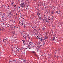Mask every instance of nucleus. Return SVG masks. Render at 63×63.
<instances>
[{
  "label": "nucleus",
  "instance_id": "nucleus-1",
  "mask_svg": "<svg viewBox=\"0 0 63 63\" xmlns=\"http://www.w3.org/2000/svg\"><path fill=\"white\" fill-rule=\"evenodd\" d=\"M29 45L28 44H27V47L28 48H29V49H30V48H35L36 47V45H34V44L32 43V42L30 41L29 42Z\"/></svg>",
  "mask_w": 63,
  "mask_h": 63
},
{
  "label": "nucleus",
  "instance_id": "nucleus-2",
  "mask_svg": "<svg viewBox=\"0 0 63 63\" xmlns=\"http://www.w3.org/2000/svg\"><path fill=\"white\" fill-rule=\"evenodd\" d=\"M31 53H32V54H34V56H36L37 57H38V56L37 55V54H36V52H35V51H32L31 52Z\"/></svg>",
  "mask_w": 63,
  "mask_h": 63
},
{
  "label": "nucleus",
  "instance_id": "nucleus-3",
  "mask_svg": "<svg viewBox=\"0 0 63 63\" xmlns=\"http://www.w3.org/2000/svg\"><path fill=\"white\" fill-rule=\"evenodd\" d=\"M20 7L22 8H23V7H25V4L24 3V2L22 3H21L20 5Z\"/></svg>",
  "mask_w": 63,
  "mask_h": 63
},
{
  "label": "nucleus",
  "instance_id": "nucleus-4",
  "mask_svg": "<svg viewBox=\"0 0 63 63\" xmlns=\"http://www.w3.org/2000/svg\"><path fill=\"white\" fill-rule=\"evenodd\" d=\"M36 43L37 44V45L38 46V47L39 48H41V47H42L41 46V44H40V43Z\"/></svg>",
  "mask_w": 63,
  "mask_h": 63
},
{
  "label": "nucleus",
  "instance_id": "nucleus-5",
  "mask_svg": "<svg viewBox=\"0 0 63 63\" xmlns=\"http://www.w3.org/2000/svg\"><path fill=\"white\" fill-rule=\"evenodd\" d=\"M44 41H45V40L43 37H41V40H40V42H44Z\"/></svg>",
  "mask_w": 63,
  "mask_h": 63
},
{
  "label": "nucleus",
  "instance_id": "nucleus-6",
  "mask_svg": "<svg viewBox=\"0 0 63 63\" xmlns=\"http://www.w3.org/2000/svg\"><path fill=\"white\" fill-rule=\"evenodd\" d=\"M40 44H41V45H43V46H44V45H45V42H40Z\"/></svg>",
  "mask_w": 63,
  "mask_h": 63
},
{
  "label": "nucleus",
  "instance_id": "nucleus-7",
  "mask_svg": "<svg viewBox=\"0 0 63 63\" xmlns=\"http://www.w3.org/2000/svg\"><path fill=\"white\" fill-rule=\"evenodd\" d=\"M53 17H54L53 16H51L50 17V18L51 19V20L53 19Z\"/></svg>",
  "mask_w": 63,
  "mask_h": 63
},
{
  "label": "nucleus",
  "instance_id": "nucleus-8",
  "mask_svg": "<svg viewBox=\"0 0 63 63\" xmlns=\"http://www.w3.org/2000/svg\"><path fill=\"white\" fill-rule=\"evenodd\" d=\"M45 29L46 28H45V27H44L42 28V30H45Z\"/></svg>",
  "mask_w": 63,
  "mask_h": 63
},
{
  "label": "nucleus",
  "instance_id": "nucleus-9",
  "mask_svg": "<svg viewBox=\"0 0 63 63\" xmlns=\"http://www.w3.org/2000/svg\"><path fill=\"white\" fill-rule=\"evenodd\" d=\"M22 60H23V61L25 63L26 62V60H23V59H22Z\"/></svg>",
  "mask_w": 63,
  "mask_h": 63
},
{
  "label": "nucleus",
  "instance_id": "nucleus-10",
  "mask_svg": "<svg viewBox=\"0 0 63 63\" xmlns=\"http://www.w3.org/2000/svg\"><path fill=\"white\" fill-rule=\"evenodd\" d=\"M9 63H13V61H9L8 62Z\"/></svg>",
  "mask_w": 63,
  "mask_h": 63
},
{
  "label": "nucleus",
  "instance_id": "nucleus-11",
  "mask_svg": "<svg viewBox=\"0 0 63 63\" xmlns=\"http://www.w3.org/2000/svg\"><path fill=\"white\" fill-rule=\"evenodd\" d=\"M37 15L38 16H39V15H40V13L39 12H38L37 13Z\"/></svg>",
  "mask_w": 63,
  "mask_h": 63
},
{
  "label": "nucleus",
  "instance_id": "nucleus-12",
  "mask_svg": "<svg viewBox=\"0 0 63 63\" xmlns=\"http://www.w3.org/2000/svg\"><path fill=\"white\" fill-rule=\"evenodd\" d=\"M12 34H13L14 35V34H15V31H14V32H11Z\"/></svg>",
  "mask_w": 63,
  "mask_h": 63
},
{
  "label": "nucleus",
  "instance_id": "nucleus-13",
  "mask_svg": "<svg viewBox=\"0 0 63 63\" xmlns=\"http://www.w3.org/2000/svg\"><path fill=\"white\" fill-rule=\"evenodd\" d=\"M56 13H57V14H58L59 15V13H58V11H56Z\"/></svg>",
  "mask_w": 63,
  "mask_h": 63
},
{
  "label": "nucleus",
  "instance_id": "nucleus-14",
  "mask_svg": "<svg viewBox=\"0 0 63 63\" xmlns=\"http://www.w3.org/2000/svg\"><path fill=\"white\" fill-rule=\"evenodd\" d=\"M41 19H42V18H41V16L39 17V18L38 19L39 20H41Z\"/></svg>",
  "mask_w": 63,
  "mask_h": 63
},
{
  "label": "nucleus",
  "instance_id": "nucleus-15",
  "mask_svg": "<svg viewBox=\"0 0 63 63\" xmlns=\"http://www.w3.org/2000/svg\"><path fill=\"white\" fill-rule=\"evenodd\" d=\"M54 53H57V50H56L54 52Z\"/></svg>",
  "mask_w": 63,
  "mask_h": 63
},
{
  "label": "nucleus",
  "instance_id": "nucleus-16",
  "mask_svg": "<svg viewBox=\"0 0 63 63\" xmlns=\"http://www.w3.org/2000/svg\"><path fill=\"white\" fill-rule=\"evenodd\" d=\"M47 36H45L44 38V39L46 40H47Z\"/></svg>",
  "mask_w": 63,
  "mask_h": 63
},
{
  "label": "nucleus",
  "instance_id": "nucleus-17",
  "mask_svg": "<svg viewBox=\"0 0 63 63\" xmlns=\"http://www.w3.org/2000/svg\"><path fill=\"white\" fill-rule=\"evenodd\" d=\"M58 51H61V48H60V49H58Z\"/></svg>",
  "mask_w": 63,
  "mask_h": 63
},
{
  "label": "nucleus",
  "instance_id": "nucleus-18",
  "mask_svg": "<svg viewBox=\"0 0 63 63\" xmlns=\"http://www.w3.org/2000/svg\"><path fill=\"white\" fill-rule=\"evenodd\" d=\"M2 30H4V28H3V27H2Z\"/></svg>",
  "mask_w": 63,
  "mask_h": 63
},
{
  "label": "nucleus",
  "instance_id": "nucleus-19",
  "mask_svg": "<svg viewBox=\"0 0 63 63\" xmlns=\"http://www.w3.org/2000/svg\"><path fill=\"white\" fill-rule=\"evenodd\" d=\"M14 3H15L14 2H12V3H11V4H12V5H13V4H14Z\"/></svg>",
  "mask_w": 63,
  "mask_h": 63
},
{
  "label": "nucleus",
  "instance_id": "nucleus-20",
  "mask_svg": "<svg viewBox=\"0 0 63 63\" xmlns=\"http://www.w3.org/2000/svg\"><path fill=\"white\" fill-rule=\"evenodd\" d=\"M25 37H27V34H25Z\"/></svg>",
  "mask_w": 63,
  "mask_h": 63
},
{
  "label": "nucleus",
  "instance_id": "nucleus-21",
  "mask_svg": "<svg viewBox=\"0 0 63 63\" xmlns=\"http://www.w3.org/2000/svg\"><path fill=\"white\" fill-rule=\"evenodd\" d=\"M53 39H54V40H55V37H53Z\"/></svg>",
  "mask_w": 63,
  "mask_h": 63
},
{
  "label": "nucleus",
  "instance_id": "nucleus-22",
  "mask_svg": "<svg viewBox=\"0 0 63 63\" xmlns=\"http://www.w3.org/2000/svg\"><path fill=\"white\" fill-rule=\"evenodd\" d=\"M47 17L48 19H49V18H50V17H49L48 16Z\"/></svg>",
  "mask_w": 63,
  "mask_h": 63
},
{
  "label": "nucleus",
  "instance_id": "nucleus-23",
  "mask_svg": "<svg viewBox=\"0 0 63 63\" xmlns=\"http://www.w3.org/2000/svg\"><path fill=\"white\" fill-rule=\"evenodd\" d=\"M11 17H12V14H10V15H9Z\"/></svg>",
  "mask_w": 63,
  "mask_h": 63
},
{
  "label": "nucleus",
  "instance_id": "nucleus-24",
  "mask_svg": "<svg viewBox=\"0 0 63 63\" xmlns=\"http://www.w3.org/2000/svg\"><path fill=\"white\" fill-rule=\"evenodd\" d=\"M51 14H54V12H53V11H52Z\"/></svg>",
  "mask_w": 63,
  "mask_h": 63
},
{
  "label": "nucleus",
  "instance_id": "nucleus-25",
  "mask_svg": "<svg viewBox=\"0 0 63 63\" xmlns=\"http://www.w3.org/2000/svg\"><path fill=\"white\" fill-rule=\"evenodd\" d=\"M16 59H15L14 60V61H15V62H16Z\"/></svg>",
  "mask_w": 63,
  "mask_h": 63
},
{
  "label": "nucleus",
  "instance_id": "nucleus-26",
  "mask_svg": "<svg viewBox=\"0 0 63 63\" xmlns=\"http://www.w3.org/2000/svg\"><path fill=\"white\" fill-rule=\"evenodd\" d=\"M23 44H25V41H23Z\"/></svg>",
  "mask_w": 63,
  "mask_h": 63
},
{
  "label": "nucleus",
  "instance_id": "nucleus-27",
  "mask_svg": "<svg viewBox=\"0 0 63 63\" xmlns=\"http://www.w3.org/2000/svg\"><path fill=\"white\" fill-rule=\"evenodd\" d=\"M12 13H11V12H10L9 13V15H10Z\"/></svg>",
  "mask_w": 63,
  "mask_h": 63
},
{
  "label": "nucleus",
  "instance_id": "nucleus-28",
  "mask_svg": "<svg viewBox=\"0 0 63 63\" xmlns=\"http://www.w3.org/2000/svg\"><path fill=\"white\" fill-rule=\"evenodd\" d=\"M44 46H43V45H42V44L41 45V47H44Z\"/></svg>",
  "mask_w": 63,
  "mask_h": 63
},
{
  "label": "nucleus",
  "instance_id": "nucleus-29",
  "mask_svg": "<svg viewBox=\"0 0 63 63\" xmlns=\"http://www.w3.org/2000/svg\"><path fill=\"white\" fill-rule=\"evenodd\" d=\"M14 36V34H13L12 35V37H13V36Z\"/></svg>",
  "mask_w": 63,
  "mask_h": 63
},
{
  "label": "nucleus",
  "instance_id": "nucleus-30",
  "mask_svg": "<svg viewBox=\"0 0 63 63\" xmlns=\"http://www.w3.org/2000/svg\"><path fill=\"white\" fill-rule=\"evenodd\" d=\"M38 39H40V40H41V38H40V37H38Z\"/></svg>",
  "mask_w": 63,
  "mask_h": 63
},
{
  "label": "nucleus",
  "instance_id": "nucleus-31",
  "mask_svg": "<svg viewBox=\"0 0 63 63\" xmlns=\"http://www.w3.org/2000/svg\"><path fill=\"white\" fill-rule=\"evenodd\" d=\"M52 40L53 41H54V39H52Z\"/></svg>",
  "mask_w": 63,
  "mask_h": 63
},
{
  "label": "nucleus",
  "instance_id": "nucleus-32",
  "mask_svg": "<svg viewBox=\"0 0 63 63\" xmlns=\"http://www.w3.org/2000/svg\"><path fill=\"white\" fill-rule=\"evenodd\" d=\"M59 14H60V10L59 11Z\"/></svg>",
  "mask_w": 63,
  "mask_h": 63
},
{
  "label": "nucleus",
  "instance_id": "nucleus-33",
  "mask_svg": "<svg viewBox=\"0 0 63 63\" xmlns=\"http://www.w3.org/2000/svg\"><path fill=\"white\" fill-rule=\"evenodd\" d=\"M2 30V29L1 28H0V31H1Z\"/></svg>",
  "mask_w": 63,
  "mask_h": 63
},
{
  "label": "nucleus",
  "instance_id": "nucleus-34",
  "mask_svg": "<svg viewBox=\"0 0 63 63\" xmlns=\"http://www.w3.org/2000/svg\"><path fill=\"white\" fill-rule=\"evenodd\" d=\"M17 50L18 51H19V50H20L17 49Z\"/></svg>",
  "mask_w": 63,
  "mask_h": 63
},
{
  "label": "nucleus",
  "instance_id": "nucleus-35",
  "mask_svg": "<svg viewBox=\"0 0 63 63\" xmlns=\"http://www.w3.org/2000/svg\"><path fill=\"white\" fill-rule=\"evenodd\" d=\"M55 57L56 58H58V57H59V56H57V57L55 56Z\"/></svg>",
  "mask_w": 63,
  "mask_h": 63
},
{
  "label": "nucleus",
  "instance_id": "nucleus-36",
  "mask_svg": "<svg viewBox=\"0 0 63 63\" xmlns=\"http://www.w3.org/2000/svg\"><path fill=\"white\" fill-rule=\"evenodd\" d=\"M48 20L49 21V20H50L51 19L50 18L48 19Z\"/></svg>",
  "mask_w": 63,
  "mask_h": 63
},
{
  "label": "nucleus",
  "instance_id": "nucleus-37",
  "mask_svg": "<svg viewBox=\"0 0 63 63\" xmlns=\"http://www.w3.org/2000/svg\"><path fill=\"white\" fill-rule=\"evenodd\" d=\"M16 5H15L14 6L15 7H15H16Z\"/></svg>",
  "mask_w": 63,
  "mask_h": 63
},
{
  "label": "nucleus",
  "instance_id": "nucleus-38",
  "mask_svg": "<svg viewBox=\"0 0 63 63\" xmlns=\"http://www.w3.org/2000/svg\"><path fill=\"white\" fill-rule=\"evenodd\" d=\"M21 35H23V32H21Z\"/></svg>",
  "mask_w": 63,
  "mask_h": 63
},
{
  "label": "nucleus",
  "instance_id": "nucleus-39",
  "mask_svg": "<svg viewBox=\"0 0 63 63\" xmlns=\"http://www.w3.org/2000/svg\"><path fill=\"white\" fill-rule=\"evenodd\" d=\"M21 25H23V23H22L21 24Z\"/></svg>",
  "mask_w": 63,
  "mask_h": 63
},
{
  "label": "nucleus",
  "instance_id": "nucleus-40",
  "mask_svg": "<svg viewBox=\"0 0 63 63\" xmlns=\"http://www.w3.org/2000/svg\"><path fill=\"white\" fill-rule=\"evenodd\" d=\"M45 19H46V18H45V17H44V18L43 19V20H45Z\"/></svg>",
  "mask_w": 63,
  "mask_h": 63
},
{
  "label": "nucleus",
  "instance_id": "nucleus-41",
  "mask_svg": "<svg viewBox=\"0 0 63 63\" xmlns=\"http://www.w3.org/2000/svg\"><path fill=\"white\" fill-rule=\"evenodd\" d=\"M20 8V7H18L19 9V8Z\"/></svg>",
  "mask_w": 63,
  "mask_h": 63
},
{
  "label": "nucleus",
  "instance_id": "nucleus-42",
  "mask_svg": "<svg viewBox=\"0 0 63 63\" xmlns=\"http://www.w3.org/2000/svg\"><path fill=\"white\" fill-rule=\"evenodd\" d=\"M22 41H25V40H24V39L23 40H22Z\"/></svg>",
  "mask_w": 63,
  "mask_h": 63
},
{
  "label": "nucleus",
  "instance_id": "nucleus-43",
  "mask_svg": "<svg viewBox=\"0 0 63 63\" xmlns=\"http://www.w3.org/2000/svg\"><path fill=\"white\" fill-rule=\"evenodd\" d=\"M21 19V18H19V19L20 20Z\"/></svg>",
  "mask_w": 63,
  "mask_h": 63
},
{
  "label": "nucleus",
  "instance_id": "nucleus-44",
  "mask_svg": "<svg viewBox=\"0 0 63 63\" xmlns=\"http://www.w3.org/2000/svg\"><path fill=\"white\" fill-rule=\"evenodd\" d=\"M52 34H53V32H52Z\"/></svg>",
  "mask_w": 63,
  "mask_h": 63
},
{
  "label": "nucleus",
  "instance_id": "nucleus-45",
  "mask_svg": "<svg viewBox=\"0 0 63 63\" xmlns=\"http://www.w3.org/2000/svg\"><path fill=\"white\" fill-rule=\"evenodd\" d=\"M4 16H2V18H4Z\"/></svg>",
  "mask_w": 63,
  "mask_h": 63
},
{
  "label": "nucleus",
  "instance_id": "nucleus-46",
  "mask_svg": "<svg viewBox=\"0 0 63 63\" xmlns=\"http://www.w3.org/2000/svg\"><path fill=\"white\" fill-rule=\"evenodd\" d=\"M45 18H47V17H45Z\"/></svg>",
  "mask_w": 63,
  "mask_h": 63
},
{
  "label": "nucleus",
  "instance_id": "nucleus-47",
  "mask_svg": "<svg viewBox=\"0 0 63 63\" xmlns=\"http://www.w3.org/2000/svg\"><path fill=\"white\" fill-rule=\"evenodd\" d=\"M39 10V9H37V11H38Z\"/></svg>",
  "mask_w": 63,
  "mask_h": 63
},
{
  "label": "nucleus",
  "instance_id": "nucleus-48",
  "mask_svg": "<svg viewBox=\"0 0 63 63\" xmlns=\"http://www.w3.org/2000/svg\"><path fill=\"white\" fill-rule=\"evenodd\" d=\"M34 30H35V31H36V29H34Z\"/></svg>",
  "mask_w": 63,
  "mask_h": 63
},
{
  "label": "nucleus",
  "instance_id": "nucleus-49",
  "mask_svg": "<svg viewBox=\"0 0 63 63\" xmlns=\"http://www.w3.org/2000/svg\"><path fill=\"white\" fill-rule=\"evenodd\" d=\"M25 43H26V41H25Z\"/></svg>",
  "mask_w": 63,
  "mask_h": 63
},
{
  "label": "nucleus",
  "instance_id": "nucleus-50",
  "mask_svg": "<svg viewBox=\"0 0 63 63\" xmlns=\"http://www.w3.org/2000/svg\"><path fill=\"white\" fill-rule=\"evenodd\" d=\"M22 49H24V48H22Z\"/></svg>",
  "mask_w": 63,
  "mask_h": 63
},
{
  "label": "nucleus",
  "instance_id": "nucleus-51",
  "mask_svg": "<svg viewBox=\"0 0 63 63\" xmlns=\"http://www.w3.org/2000/svg\"><path fill=\"white\" fill-rule=\"evenodd\" d=\"M2 41H3V42H4V41H4V40H3Z\"/></svg>",
  "mask_w": 63,
  "mask_h": 63
},
{
  "label": "nucleus",
  "instance_id": "nucleus-52",
  "mask_svg": "<svg viewBox=\"0 0 63 63\" xmlns=\"http://www.w3.org/2000/svg\"><path fill=\"white\" fill-rule=\"evenodd\" d=\"M18 28L17 27L16 28V29H17V28Z\"/></svg>",
  "mask_w": 63,
  "mask_h": 63
},
{
  "label": "nucleus",
  "instance_id": "nucleus-53",
  "mask_svg": "<svg viewBox=\"0 0 63 63\" xmlns=\"http://www.w3.org/2000/svg\"><path fill=\"white\" fill-rule=\"evenodd\" d=\"M20 21H21V20L20 19Z\"/></svg>",
  "mask_w": 63,
  "mask_h": 63
},
{
  "label": "nucleus",
  "instance_id": "nucleus-54",
  "mask_svg": "<svg viewBox=\"0 0 63 63\" xmlns=\"http://www.w3.org/2000/svg\"><path fill=\"white\" fill-rule=\"evenodd\" d=\"M7 26H8V25H7Z\"/></svg>",
  "mask_w": 63,
  "mask_h": 63
},
{
  "label": "nucleus",
  "instance_id": "nucleus-55",
  "mask_svg": "<svg viewBox=\"0 0 63 63\" xmlns=\"http://www.w3.org/2000/svg\"><path fill=\"white\" fill-rule=\"evenodd\" d=\"M25 4H27V3L25 2Z\"/></svg>",
  "mask_w": 63,
  "mask_h": 63
},
{
  "label": "nucleus",
  "instance_id": "nucleus-56",
  "mask_svg": "<svg viewBox=\"0 0 63 63\" xmlns=\"http://www.w3.org/2000/svg\"><path fill=\"white\" fill-rule=\"evenodd\" d=\"M43 35H45V33L43 34Z\"/></svg>",
  "mask_w": 63,
  "mask_h": 63
},
{
  "label": "nucleus",
  "instance_id": "nucleus-57",
  "mask_svg": "<svg viewBox=\"0 0 63 63\" xmlns=\"http://www.w3.org/2000/svg\"><path fill=\"white\" fill-rule=\"evenodd\" d=\"M23 38H24V36H23Z\"/></svg>",
  "mask_w": 63,
  "mask_h": 63
},
{
  "label": "nucleus",
  "instance_id": "nucleus-58",
  "mask_svg": "<svg viewBox=\"0 0 63 63\" xmlns=\"http://www.w3.org/2000/svg\"><path fill=\"white\" fill-rule=\"evenodd\" d=\"M16 21H14V22H15Z\"/></svg>",
  "mask_w": 63,
  "mask_h": 63
},
{
  "label": "nucleus",
  "instance_id": "nucleus-59",
  "mask_svg": "<svg viewBox=\"0 0 63 63\" xmlns=\"http://www.w3.org/2000/svg\"><path fill=\"white\" fill-rule=\"evenodd\" d=\"M3 13L4 14H5V13Z\"/></svg>",
  "mask_w": 63,
  "mask_h": 63
},
{
  "label": "nucleus",
  "instance_id": "nucleus-60",
  "mask_svg": "<svg viewBox=\"0 0 63 63\" xmlns=\"http://www.w3.org/2000/svg\"><path fill=\"white\" fill-rule=\"evenodd\" d=\"M14 28L15 27V26H14Z\"/></svg>",
  "mask_w": 63,
  "mask_h": 63
},
{
  "label": "nucleus",
  "instance_id": "nucleus-61",
  "mask_svg": "<svg viewBox=\"0 0 63 63\" xmlns=\"http://www.w3.org/2000/svg\"><path fill=\"white\" fill-rule=\"evenodd\" d=\"M38 51V50H37V51Z\"/></svg>",
  "mask_w": 63,
  "mask_h": 63
},
{
  "label": "nucleus",
  "instance_id": "nucleus-62",
  "mask_svg": "<svg viewBox=\"0 0 63 63\" xmlns=\"http://www.w3.org/2000/svg\"><path fill=\"white\" fill-rule=\"evenodd\" d=\"M18 63H19V62H18Z\"/></svg>",
  "mask_w": 63,
  "mask_h": 63
},
{
  "label": "nucleus",
  "instance_id": "nucleus-63",
  "mask_svg": "<svg viewBox=\"0 0 63 63\" xmlns=\"http://www.w3.org/2000/svg\"><path fill=\"white\" fill-rule=\"evenodd\" d=\"M34 1H36V0H34Z\"/></svg>",
  "mask_w": 63,
  "mask_h": 63
},
{
  "label": "nucleus",
  "instance_id": "nucleus-64",
  "mask_svg": "<svg viewBox=\"0 0 63 63\" xmlns=\"http://www.w3.org/2000/svg\"><path fill=\"white\" fill-rule=\"evenodd\" d=\"M26 49H27V48H26Z\"/></svg>",
  "mask_w": 63,
  "mask_h": 63
}]
</instances>
